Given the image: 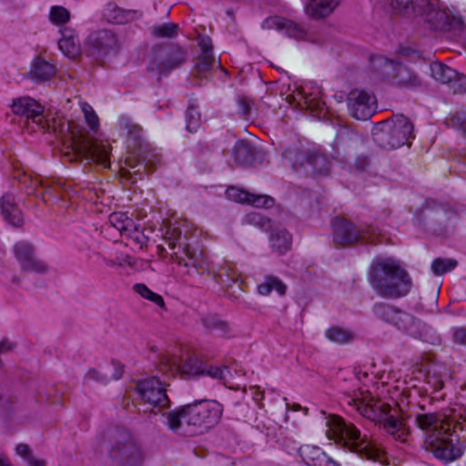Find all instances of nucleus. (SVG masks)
Returning <instances> with one entry per match:
<instances>
[{"instance_id":"26","label":"nucleus","mask_w":466,"mask_h":466,"mask_svg":"<svg viewBox=\"0 0 466 466\" xmlns=\"http://www.w3.org/2000/svg\"><path fill=\"white\" fill-rule=\"evenodd\" d=\"M183 254L187 258L188 261L183 258L177 252H173L171 254V259L173 262L177 263L179 266L188 267L189 261L191 265L196 268H203L208 269V263L206 259V257L202 254L198 256L191 249L188 245L183 247L182 249Z\"/></svg>"},{"instance_id":"41","label":"nucleus","mask_w":466,"mask_h":466,"mask_svg":"<svg viewBox=\"0 0 466 466\" xmlns=\"http://www.w3.org/2000/svg\"><path fill=\"white\" fill-rule=\"evenodd\" d=\"M305 104L307 108L316 116L321 117L325 115V103L318 96H314L312 94L307 95L305 96Z\"/></svg>"},{"instance_id":"9","label":"nucleus","mask_w":466,"mask_h":466,"mask_svg":"<svg viewBox=\"0 0 466 466\" xmlns=\"http://www.w3.org/2000/svg\"><path fill=\"white\" fill-rule=\"evenodd\" d=\"M334 241L350 245L358 241L375 244L379 242L380 231L372 226L358 228L345 218H337L333 223Z\"/></svg>"},{"instance_id":"55","label":"nucleus","mask_w":466,"mask_h":466,"mask_svg":"<svg viewBox=\"0 0 466 466\" xmlns=\"http://www.w3.org/2000/svg\"><path fill=\"white\" fill-rule=\"evenodd\" d=\"M46 461L42 458L34 457L33 460H31V462L28 466H46Z\"/></svg>"},{"instance_id":"12","label":"nucleus","mask_w":466,"mask_h":466,"mask_svg":"<svg viewBox=\"0 0 466 466\" xmlns=\"http://www.w3.org/2000/svg\"><path fill=\"white\" fill-rule=\"evenodd\" d=\"M137 392L144 402L149 406L151 412H158L169 405L164 384L157 378L151 377L137 384Z\"/></svg>"},{"instance_id":"17","label":"nucleus","mask_w":466,"mask_h":466,"mask_svg":"<svg viewBox=\"0 0 466 466\" xmlns=\"http://www.w3.org/2000/svg\"><path fill=\"white\" fill-rule=\"evenodd\" d=\"M86 45L92 49L94 55L102 56L116 54L121 46L117 35L109 30L90 34L86 39Z\"/></svg>"},{"instance_id":"33","label":"nucleus","mask_w":466,"mask_h":466,"mask_svg":"<svg viewBox=\"0 0 466 466\" xmlns=\"http://www.w3.org/2000/svg\"><path fill=\"white\" fill-rule=\"evenodd\" d=\"M270 241L272 248L279 254H284L291 247V236L286 230H279L273 234Z\"/></svg>"},{"instance_id":"24","label":"nucleus","mask_w":466,"mask_h":466,"mask_svg":"<svg viewBox=\"0 0 466 466\" xmlns=\"http://www.w3.org/2000/svg\"><path fill=\"white\" fill-rule=\"evenodd\" d=\"M420 7H427L425 17L429 24L434 28H444L451 24V16L445 9L428 3L426 0H420Z\"/></svg>"},{"instance_id":"42","label":"nucleus","mask_w":466,"mask_h":466,"mask_svg":"<svg viewBox=\"0 0 466 466\" xmlns=\"http://www.w3.org/2000/svg\"><path fill=\"white\" fill-rule=\"evenodd\" d=\"M80 106H81V111L85 117L86 123L87 124V126L90 127L91 130L96 131L99 127V119H98V116L96 114L95 110L89 104H87L86 102H82L80 104Z\"/></svg>"},{"instance_id":"4","label":"nucleus","mask_w":466,"mask_h":466,"mask_svg":"<svg viewBox=\"0 0 466 466\" xmlns=\"http://www.w3.org/2000/svg\"><path fill=\"white\" fill-rule=\"evenodd\" d=\"M222 412V405L216 400L198 401L167 413V423L174 431L210 428L219 421Z\"/></svg>"},{"instance_id":"30","label":"nucleus","mask_w":466,"mask_h":466,"mask_svg":"<svg viewBox=\"0 0 466 466\" xmlns=\"http://www.w3.org/2000/svg\"><path fill=\"white\" fill-rule=\"evenodd\" d=\"M299 158L305 159L306 164L312 167V170L318 174H327L329 170L330 163L328 158L319 154L313 153L308 156L299 154Z\"/></svg>"},{"instance_id":"27","label":"nucleus","mask_w":466,"mask_h":466,"mask_svg":"<svg viewBox=\"0 0 466 466\" xmlns=\"http://www.w3.org/2000/svg\"><path fill=\"white\" fill-rule=\"evenodd\" d=\"M2 214L5 219L15 227H20L23 218L20 210L16 208L12 195H4L0 200Z\"/></svg>"},{"instance_id":"62","label":"nucleus","mask_w":466,"mask_h":466,"mask_svg":"<svg viewBox=\"0 0 466 466\" xmlns=\"http://www.w3.org/2000/svg\"><path fill=\"white\" fill-rule=\"evenodd\" d=\"M5 466H12L11 463L8 461Z\"/></svg>"},{"instance_id":"57","label":"nucleus","mask_w":466,"mask_h":466,"mask_svg":"<svg viewBox=\"0 0 466 466\" xmlns=\"http://www.w3.org/2000/svg\"><path fill=\"white\" fill-rule=\"evenodd\" d=\"M157 256L160 258L164 259L167 257L166 248L162 245H157Z\"/></svg>"},{"instance_id":"21","label":"nucleus","mask_w":466,"mask_h":466,"mask_svg":"<svg viewBox=\"0 0 466 466\" xmlns=\"http://www.w3.org/2000/svg\"><path fill=\"white\" fill-rule=\"evenodd\" d=\"M61 52L70 59H76L81 55V45L76 31L66 26L61 29V38L58 41Z\"/></svg>"},{"instance_id":"20","label":"nucleus","mask_w":466,"mask_h":466,"mask_svg":"<svg viewBox=\"0 0 466 466\" xmlns=\"http://www.w3.org/2000/svg\"><path fill=\"white\" fill-rule=\"evenodd\" d=\"M226 195L231 200L247 203L255 208H270L274 205V199L269 196L251 194L235 187H228Z\"/></svg>"},{"instance_id":"8","label":"nucleus","mask_w":466,"mask_h":466,"mask_svg":"<svg viewBox=\"0 0 466 466\" xmlns=\"http://www.w3.org/2000/svg\"><path fill=\"white\" fill-rule=\"evenodd\" d=\"M413 138V125L404 116H397L391 122L386 123L380 133L376 134V140L386 149L410 145Z\"/></svg>"},{"instance_id":"50","label":"nucleus","mask_w":466,"mask_h":466,"mask_svg":"<svg viewBox=\"0 0 466 466\" xmlns=\"http://www.w3.org/2000/svg\"><path fill=\"white\" fill-rule=\"evenodd\" d=\"M453 339L456 343L466 345V329L461 328L454 331Z\"/></svg>"},{"instance_id":"6","label":"nucleus","mask_w":466,"mask_h":466,"mask_svg":"<svg viewBox=\"0 0 466 466\" xmlns=\"http://www.w3.org/2000/svg\"><path fill=\"white\" fill-rule=\"evenodd\" d=\"M375 270H380L382 277L378 274L371 279L372 286L383 297L400 298L409 293L411 279L406 270L392 258H380L374 264Z\"/></svg>"},{"instance_id":"2","label":"nucleus","mask_w":466,"mask_h":466,"mask_svg":"<svg viewBox=\"0 0 466 466\" xmlns=\"http://www.w3.org/2000/svg\"><path fill=\"white\" fill-rule=\"evenodd\" d=\"M326 426L327 437L337 444L356 452L362 458L383 461V451L370 441L365 435H361L352 423L346 422L339 416L330 415L327 418Z\"/></svg>"},{"instance_id":"31","label":"nucleus","mask_w":466,"mask_h":466,"mask_svg":"<svg viewBox=\"0 0 466 466\" xmlns=\"http://www.w3.org/2000/svg\"><path fill=\"white\" fill-rule=\"evenodd\" d=\"M274 24L278 29L285 31L288 35L296 39H303L306 36V31L293 21L276 18Z\"/></svg>"},{"instance_id":"43","label":"nucleus","mask_w":466,"mask_h":466,"mask_svg":"<svg viewBox=\"0 0 466 466\" xmlns=\"http://www.w3.org/2000/svg\"><path fill=\"white\" fill-rule=\"evenodd\" d=\"M201 125L200 112L197 106H190L187 111V129L193 133L196 132Z\"/></svg>"},{"instance_id":"32","label":"nucleus","mask_w":466,"mask_h":466,"mask_svg":"<svg viewBox=\"0 0 466 466\" xmlns=\"http://www.w3.org/2000/svg\"><path fill=\"white\" fill-rule=\"evenodd\" d=\"M325 335L329 340L338 344L350 343L355 339L351 330L337 326L328 329Z\"/></svg>"},{"instance_id":"34","label":"nucleus","mask_w":466,"mask_h":466,"mask_svg":"<svg viewBox=\"0 0 466 466\" xmlns=\"http://www.w3.org/2000/svg\"><path fill=\"white\" fill-rule=\"evenodd\" d=\"M431 70L433 77L443 84L451 83L457 75L454 70L440 63L432 64Z\"/></svg>"},{"instance_id":"14","label":"nucleus","mask_w":466,"mask_h":466,"mask_svg":"<svg viewBox=\"0 0 466 466\" xmlns=\"http://www.w3.org/2000/svg\"><path fill=\"white\" fill-rule=\"evenodd\" d=\"M347 104L350 115L358 120H367L376 111L375 97L363 90L350 92Z\"/></svg>"},{"instance_id":"11","label":"nucleus","mask_w":466,"mask_h":466,"mask_svg":"<svg viewBox=\"0 0 466 466\" xmlns=\"http://www.w3.org/2000/svg\"><path fill=\"white\" fill-rule=\"evenodd\" d=\"M186 59L185 50L178 46L159 48L154 52L147 69L158 75L167 74L180 66Z\"/></svg>"},{"instance_id":"61","label":"nucleus","mask_w":466,"mask_h":466,"mask_svg":"<svg viewBox=\"0 0 466 466\" xmlns=\"http://www.w3.org/2000/svg\"><path fill=\"white\" fill-rule=\"evenodd\" d=\"M38 184H39V185H43L42 180L35 179V180L34 181V185H38Z\"/></svg>"},{"instance_id":"28","label":"nucleus","mask_w":466,"mask_h":466,"mask_svg":"<svg viewBox=\"0 0 466 466\" xmlns=\"http://www.w3.org/2000/svg\"><path fill=\"white\" fill-rule=\"evenodd\" d=\"M103 15L110 23L125 24L134 17V13L118 7L114 3H108L103 11Z\"/></svg>"},{"instance_id":"40","label":"nucleus","mask_w":466,"mask_h":466,"mask_svg":"<svg viewBox=\"0 0 466 466\" xmlns=\"http://www.w3.org/2000/svg\"><path fill=\"white\" fill-rule=\"evenodd\" d=\"M458 265V262L452 258H436L431 264V269L435 275H443L451 271Z\"/></svg>"},{"instance_id":"56","label":"nucleus","mask_w":466,"mask_h":466,"mask_svg":"<svg viewBox=\"0 0 466 466\" xmlns=\"http://www.w3.org/2000/svg\"><path fill=\"white\" fill-rule=\"evenodd\" d=\"M253 390H255V393H254V400L257 401V402H260L263 398H264V393L262 391H260L257 388H253Z\"/></svg>"},{"instance_id":"49","label":"nucleus","mask_w":466,"mask_h":466,"mask_svg":"<svg viewBox=\"0 0 466 466\" xmlns=\"http://www.w3.org/2000/svg\"><path fill=\"white\" fill-rule=\"evenodd\" d=\"M452 88L458 93L466 92V76H459L452 83Z\"/></svg>"},{"instance_id":"25","label":"nucleus","mask_w":466,"mask_h":466,"mask_svg":"<svg viewBox=\"0 0 466 466\" xmlns=\"http://www.w3.org/2000/svg\"><path fill=\"white\" fill-rule=\"evenodd\" d=\"M56 72V66L52 63L39 56L33 60L29 76L35 81L44 82L51 79Z\"/></svg>"},{"instance_id":"39","label":"nucleus","mask_w":466,"mask_h":466,"mask_svg":"<svg viewBox=\"0 0 466 466\" xmlns=\"http://www.w3.org/2000/svg\"><path fill=\"white\" fill-rule=\"evenodd\" d=\"M69 11L61 5H54L50 8L49 19L52 24L60 25L67 23L70 20Z\"/></svg>"},{"instance_id":"22","label":"nucleus","mask_w":466,"mask_h":466,"mask_svg":"<svg viewBox=\"0 0 466 466\" xmlns=\"http://www.w3.org/2000/svg\"><path fill=\"white\" fill-rule=\"evenodd\" d=\"M339 0H309L304 6L305 14L311 19L321 20L329 16Z\"/></svg>"},{"instance_id":"54","label":"nucleus","mask_w":466,"mask_h":466,"mask_svg":"<svg viewBox=\"0 0 466 466\" xmlns=\"http://www.w3.org/2000/svg\"><path fill=\"white\" fill-rule=\"evenodd\" d=\"M179 238V234H177L172 237H166L165 240L167 243V246L170 249H175L176 248V241Z\"/></svg>"},{"instance_id":"3","label":"nucleus","mask_w":466,"mask_h":466,"mask_svg":"<svg viewBox=\"0 0 466 466\" xmlns=\"http://www.w3.org/2000/svg\"><path fill=\"white\" fill-rule=\"evenodd\" d=\"M345 401L360 415L370 420H383L384 428L390 435L400 441H406L409 429L405 423L393 416H387L389 405L380 400H375L369 390L360 389L353 394H347Z\"/></svg>"},{"instance_id":"51","label":"nucleus","mask_w":466,"mask_h":466,"mask_svg":"<svg viewBox=\"0 0 466 466\" xmlns=\"http://www.w3.org/2000/svg\"><path fill=\"white\" fill-rule=\"evenodd\" d=\"M203 373H206L211 378L220 380L223 378L224 370L218 367H210L206 371H203Z\"/></svg>"},{"instance_id":"58","label":"nucleus","mask_w":466,"mask_h":466,"mask_svg":"<svg viewBox=\"0 0 466 466\" xmlns=\"http://www.w3.org/2000/svg\"><path fill=\"white\" fill-rule=\"evenodd\" d=\"M8 460L3 454H0V466H5Z\"/></svg>"},{"instance_id":"29","label":"nucleus","mask_w":466,"mask_h":466,"mask_svg":"<svg viewBox=\"0 0 466 466\" xmlns=\"http://www.w3.org/2000/svg\"><path fill=\"white\" fill-rule=\"evenodd\" d=\"M272 290H275L279 295H284L287 290V286L284 282L276 276H266L262 283L258 286V292L262 296H268Z\"/></svg>"},{"instance_id":"15","label":"nucleus","mask_w":466,"mask_h":466,"mask_svg":"<svg viewBox=\"0 0 466 466\" xmlns=\"http://www.w3.org/2000/svg\"><path fill=\"white\" fill-rule=\"evenodd\" d=\"M373 66L380 69L381 73L387 76H390L395 72L394 76L399 79V84L407 87H415L420 85V79L417 75L410 72L405 66L395 64L392 61L378 56L372 60Z\"/></svg>"},{"instance_id":"23","label":"nucleus","mask_w":466,"mask_h":466,"mask_svg":"<svg viewBox=\"0 0 466 466\" xmlns=\"http://www.w3.org/2000/svg\"><path fill=\"white\" fill-rule=\"evenodd\" d=\"M299 455L309 466H339L319 447L304 445L299 449Z\"/></svg>"},{"instance_id":"16","label":"nucleus","mask_w":466,"mask_h":466,"mask_svg":"<svg viewBox=\"0 0 466 466\" xmlns=\"http://www.w3.org/2000/svg\"><path fill=\"white\" fill-rule=\"evenodd\" d=\"M376 316L409 333H414L417 329V322L414 318L399 309L387 305H376L374 308Z\"/></svg>"},{"instance_id":"13","label":"nucleus","mask_w":466,"mask_h":466,"mask_svg":"<svg viewBox=\"0 0 466 466\" xmlns=\"http://www.w3.org/2000/svg\"><path fill=\"white\" fill-rule=\"evenodd\" d=\"M12 111L14 114L21 116L26 120H31L43 130H52L55 133L62 132L63 130L62 126L56 127L55 125L51 126L48 120H45L43 106L33 98L20 97L15 99L12 106Z\"/></svg>"},{"instance_id":"7","label":"nucleus","mask_w":466,"mask_h":466,"mask_svg":"<svg viewBox=\"0 0 466 466\" xmlns=\"http://www.w3.org/2000/svg\"><path fill=\"white\" fill-rule=\"evenodd\" d=\"M109 456L116 466H141L144 461L140 445L127 431L116 433Z\"/></svg>"},{"instance_id":"19","label":"nucleus","mask_w":466,"mask_h":466,"mask_svg":"<svg viewBox=\"0 0 466 466\" xmlns=\"http://www.w3.org/2000/svg\"><path fill=\"white\" fill-rule=\"evenodd\" d=\"M123 371V366L119 362L110 361L97 368L89 369L85 375V380L107 383L111 380L120 379Z\"/></svg>"},{"instance_id":"1","label":"nucleus","mask_w":466,"mask_h":466,"mask_svg":"<svg viewBox=\"0 0 466 466\" xmlns=\"http://www.w3.org/2000/svg\"><path fill=\"white\" fill-rule=\"evenodd\" d=\"M417 426L427 433L426 449L436 458L450 461L461 456L462 450L453 436L454 422L447 416L436 413L420 414L415 419Z\"/></svg>"},{"instance_id":"44","label":"nucleus","mask_w":466,"mask_h":466,"mask_svg":"<svg viewBox=\"0 0 466 466\" xmlns=\"http://www.w3.org/2000/svg\"><path fill=\"white\" fill-rule=\"evenodd\" d=\"M390 2L392 9L397 13L408 12L410 8L416 14L420 13L416 10L417 7H420V0H416L415 2L412 0H390Z\"/></svg>"},{"instance_id":"53","label":"nucleus","mask_w":466,"mask_h":466,"mask_svg":"<svg viewBox=\"0 0 466 466\" xmlns=\"http://www.w3.org/2000/svg\"><path fill=\"white\" fill-rule=\"evenodd\" d=\"M15 348V344L8 341V340H3L0 343V354L11 351Z\"/></svg>"},{"instance_id":"60","label":"nucleus","mask_w":466,"mask_h":466,"mask_svg":"<svg viewBox=\"0 0 466 466\" xmlns=\"http://www.w3.org/2000/svg\"><path fill=\"white\" fill-rule=\"evenodd\" d=\"M244 152H248V149L246 147L238 149V155H240L241 153H244Z\"/></svg>"},{"instance_id":"59","label":"nucleus","mask_w":466,"mask_h":466,"mask_svg":"<svg viewBox=\"0 0 466 466\" xmlns=\"http://www.w3.org/2000/svg\"><path fill=\"white\" fill-rule=\"evenodd\" d=\"M461 128L464 132H466V118L461 124Z\"/></svg>"},{"instance_id":"37","label":"nucleus","mask_w":466,"mask_h":466,"mask_svg":"<svg viewBox=\"0 0 466 466\" xmlns=\"http://www.w3.org/2000/svg\"><path fill=\"white\" fill-rule=\"evenodd\" d=\"M133 289L136 293L140 295L142 298L150 300L154 304H156L161 308H163L165 306L163 298L159 294L153 292L145 284H143V283L135 284L133 287Z\"/></svg>"},{"instance_id":"38","label":"nucleus","mask_w":466,"mask_h":466,"mask_svg":"<svg viewBox=\"0 0 466 466\" xmlns=\"http://www.w3.org/2000/svg\"><path fill=\"white\" fill-rule=\"evenodd\" d=\"M178 25L174 23H166L155 25L151 28V33L157 38H172L177 35Z\"/></svg>"},{"instance_id":"36","label":"nucleus","mask_w":466,"mask_h":466,"mask_svg":"<svg viewBox=\"0 0 466 466\" xmlns=\"http://www.w3.org/2000/svg\"><path fill=\"white\" fill-rule=\"evenodd\" d=\"M203 324L208 329L218 330L221 332L222 335H226L230 331L228 323L216 315L208 314L205 316L203 318Z\"/></svg>"},{"instance_id":"48","label":"nucleus","mask_w":466,"mask_h":466,"mask_svg":"<svg viewBox=\"0 0 466 466\" xmlns=\"http://www.w3.org/2000/svg\"><path fill=\"white\" fill-rule=\"evenodd\" d=\"M198 45L201 49V54H212L211 39L208 36L199 38Z\"/></svg>"},{"instance_id":"47","label":"nucleus","mask_w":466,"mask_h":466,"mask_svg":"<svg viewBox=\"0 0 466 466\" xmlns=\"http://www.w3.org/2000/svg\"><path fill=\"white\" fill-rule=\"evenodd\" d=\"M15 453L25 461L27 466L30 464L31 460H33L35 457L31 448L25 443L17 444L15 446Z\"/></svg>"},{"instance_id":"5","label":"nucleus","mask_w":466,"mask_h":466,"mask_svg":"<svg viewBox=\"0 0 466 466\" xmlns=\"http://www.w3.org/2000/svg\"><path fill=\"white\" fill-rule=\"evenodd\" d=\"M70 138L64 142L63 155L69 161H76L80 158L96 162L104 167H109L110 146L107 142L89 139L83 127L73 123H67Z\"/></svg>"},{"instance_id":"18","label":"nucleus","mask_w":466,"mask_h":466,"mask_svg":"<svg viewBox=\"0 0 466 466\" xmlns=\"http://www.w3.org/2000/svg\"><path fill=\"white\" fill-rule=\"evenodd\" d=\"M15 254L22 268L26 271L41 273L47 269L45 262L35 257L32 245L26 241H20L15 245Z\"/></svg>"},{"instance_id":"35","label":"nucleus","mask_w":466,"mask_h":466,"mask_svg":"<svg viewBox=\"0 0 466 466\" xmlns=\"http://www.w3.org/2000/svg\"><path fill=\"white\" fill-rule=\"evenodd\" d=\"M133 222V219L128 218L124 212H114L108 218L109 225L117 229L121 235H124V232L130 229Z\"/></svg>"},{"instance_id":"10","label":"nucleus","mask_w":466,"mask_h":466,"mask_svg":"<svg viewBox=\"0 0 466 466\" xmlns=\"http://www.w3.org/2000/svg\"><path fill=\"white\" fill-rule=\"evenodd\" d=\"M159 366L163 371L179 375L182 378L203 374L200 360L195 356L181 355L180 351L177 353L167 352L160 356Z\"/></svg>"},{"instance_id":"45","label":"nucleus","mask_w":466,"mask_h":466,"mask_svg":"<svg viewBox=\"0 0 466 466\" xmlns=\"http://www.w3.org/2000/svg\"><path fill=\"white\" fill-rule=\"evenodd\" d=\"M124 235L128 237L138 248H142L147 242V237L145 236L144 232L133 222V226L130 229L124 232Z\"/></svg>"},{"instance_id":"46","label":"nucleus","mask_w":466,"mask_h":466,"mask_svg":"<svg viewBox=\"0 0 466 466\" xmlns=\"http://www.w3.org/2000/svg\"><path fill=\"white\" fill-rule=\"evenodd\" d=\"M215 64V58L212 54H200L198 58L196 68L198 73L209 71Z\"/></svg>"},{"instance_id":"52","label":"nucleus","mask_w":466,"mask_h":466,"mask_svg":"<svg viewBox=\"0 0 466 466\" xmlns=\"http://www.w3.org/2000/svg\"><path fill=\"white\" fill-rule=\"evenodd\" d=\"M238 106H239L240 112L243 115H246L250 110L251 102L246 97H240L238 99Z\"/></svg>"}]
</instances>
